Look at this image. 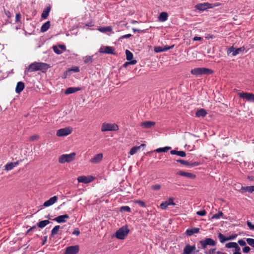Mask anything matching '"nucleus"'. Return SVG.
<instances>
[{
	"label": "nucleus",
	"mask_w": 254,
	"mask_h": 254,
	"mask_svg": "<svg viewBox=\"0 0 254 254\" xmlns=\"http://www.w3.org/2000/svg\"><path fill=\"white\" fill-rule=\"evenodd\" d=\"M216 244L217 242L212 238H205L199 241L197 247L199 250H203L204 254H217L216 248L208 249L210 247H215Z\"/></svg>",
	"instance_id": "obj_1"
},
{
	"label": "nucleus",
	"mask_w": 254,
	"mask_h": 254,
	"mask_svg": "<svg viewBox=\"0 0 254 254\" xmlns=\"http://www.w3.org/2000/svg\"><path fill=\"white\" fill-rule=\"evenodd\" d=\"M50 67L49 64L46 63L34 62L31 64L28 67L25 68L24 73L26 74L28 72H32L38 70L45 72Z\"/></svg>",
	"instance_id": "obj_2"
},
{
	"label": "nucleus",
	"mask_w": 254,
	"mask_h": 254,
	"mask_svg": "<svg viewBox=\"0 0 254 254\" xmlns=\"http://www.w3.org/2000/svg\"><path fill=\"white\" fill-rule=\"evenodd\" d=\"M213 71L205 67H197L194 68L191 70L190 73L195 76H200L202 75H208L210 74Z\"/></svg>",
	"instance_id": "obj_3"
},
{
	"label": "nucleus",
	"mask_w": 254,
	"mask_h": 254,
	"mask_svg": "<svg viewBox=\"0 0 254 254\" xmlns=\"http://www.w3.org/2000/svg\"><path fill=\"white\" fill-rule=\"evenodd\" d=\"M75 156L76 153L75 152H72L68 154H63L59 157V162L61 164L71 162L75 159Z\"/></svg>",
	"instance_id": "obj_4"
},
{
	"label": "nucleus",
	"mask_w": 254,
	"mask_h": 254,
	"mask_svg": "<svg viewBox=\"0 0 254 254\" xmlns=\"http://www.w3.org/2000/svg\"><path fill=\"white\" fill-rule=\"evenodd\" d=\"M119 126L115 123H104L102 124L101 130L102 132L108 131H117Z\"/></svg>",
	"instance_id": "obj_5"
},
{
	"label": "nucleus",
	"mask_w": 254,
	"mask_h": 254,
	"mask_svg": "<svg viewBox=\"0 0 254 254\" xmlns=\"http://www.w3.org/2000/svg\"><path fill=\"white\" fill-rule=\"evenodd\" d=\"M129 233L127 227H122L117 230L115 233L116 237L120 240H123Z\"/></svg>",
	"instance_id": "obj_6"
},
{
	"label": "nucleus",
	"mask_w": 254,
	"mask_h": 254,
	"mask_svg": "<svg viewBox=\"0 0 254 254\" xmlns=\"http://www.w3.org/2000/svg\"><path fill=\"white\" fill-rule=\"evenodd\" d=\"M72 131L71 127H66L58 129L57 131L56 135L59 137L67 136L70 134Z\"/></svg>",
	"instance_id": "obj_7"
},
{
	"label": "nucleus",
	"mask_w": 254,
	"mask_h": 254,
	"mask_svg": "<svg viewBox=\"0 0 254 254\" xmlns=\"http://www.w3.org/2000/svg\"><path fill=\"white\" fill-rule=\"evenodd\" d=\"M198 251L196 250L195 245L191 246L190 245H187L183 250L182 254H197Z\"/></svg>",
	"instance_id": "obj_8"
},
{
	"label": "nucleus",
	"mask_w": 254,
	"mask_h": 254,
	"mask_svg": "<svg viewBox=\"0 0 254 254\" xmlns=\"http://www.w3.org/2000/svg\"><path fill=\"white\" fill-rule=\"evenodd\" d=\"M239 97L246 99L248 102L254 103V94L248 92H241L238 94Z\"/></svg>",
	"instance_id": "obj_9"
},
{
	"label": "nucleus",
	"mask_w": 254,
	"mask_h": 254,
	"mask_svg": "<svg viewBox=\"0 0 254 254\" xmlns=\"http://www.w3.org/2000/svg\"><path fill=\"white\" fill-rule=\"evenodd\" d=\"M79 251L78 245L68 247L66 248L64 254H77Z\"/></svg>",
	"instance_id": "obj_10"
},
{
	"label": "nucleus",
	"mask_w": 254,
	"mask_h": 254,
	"mask_svg": "<svg viewBox=\"0 0 254 254\" xmlns=\"http://www.w3.org/2000/svg\"><path fill=\"white\" fill-rule=\"evenodd\" d=\"M94 178L92 176H79L77 178L78 182L79 183H83L84 184H87L91 182L93 180Z\"/></svg>",
	"instance_id": "obj_11"
},
{
	"label": "nucleus",
	"mask_w": 254,
	"mask_h": 254,
	"mask_svg": "<svg viewBox=\"0 0 254 254\" xmlns=\"http://www.w3.org/2000/svg\"><path fill=\"white\" fill-rule=\"evenodd\" d=\"M113 51V48L109 46H102L99 49L100 53L115 55V54L114 53Z\"/></svg>",
	"instance_id": "obj_12"
},
{
	"label": "nucleus",
	"mask_w": 254,
	"mask_h": 254,
	"mask_svg": "<svg viewBox=\"0 0 254 254\" xmlns=\"http://www.w3.org/2000/svg\"><path fill=\"white\" fill-rule=\"evenodd\" d=\"M58 199V198L57 196H54L46 201L43 203V206L45 207L50 206L55 203L57 201Z\"/></svg>",
	"instance_id": "obj_13"
},
{
	"label": "nucleus",
	"mask_w": 254,
	"mask_h": 254,
	"mask_svg": "<svg viewBox=\"0 0 254 254\" xmlns=\"http://www.w3.org/2000/svg\"><path fill=\"white\" fill-rule=\"evenodd\" d=\"M103 157V155L102 153H100L95 155L93 158H92L90 160V162L93 164H97L100 162Z\"/></svg>",
	"instance_id": "obj_14"
},
{
	"label": "nucleus",
	"mask_w": 254,
	"mask_h": 254,
	"mask_svg": "<svg viewBox=\"0 0 254 254\" xmlns=\"http://www.w3.org/2000/svg\"><path fill=\"white\" fill-rule=\"evenodd\" d=\"M242 51V48H239L236 49L233 46H232L228 49L227 54H230L232 53L233 56H236Z\"/></svg>",
	"instance_id": "obj_15"
},
{
	"label": "nucleus",
	"mask_w": 254,
	"mask_h": 254,
	"mask_svg": "<svg viewBox=\"0 0 254 254\" xmlns=\"http://www.w3.org/2000/svg\"><path fill=\"white\" fill-rule=\"evenodd\" d=\"M155 125V122L153 121H145L140 123V127L143 128H151Z\"/></svg>",
	"instance_id": "obj_16"
},
{
	"label": "nucleus",
	"mask_w": 254,
	"mask_h": 254,
	"mask_svg": "<svg viewBox=\"0 0 254 254\" xmlns=\"http://www.w3.org/2000/svg\"><path fill=\"white\" fill-rule=\"evenodd\" d=\"M19 164V161H16L14 162H9L7 163L4 166L5 170L7 171L12 170L14 167L18 166Z\"/></svg>",
	"instance_id": "obj_17"
},
{
	"label": "nucleus",
	"mask_w": 254,
	"mask_h": 254,
	"mask_svg": "<svg viewBox=\"0 0 254 254\" xmlns=\"http://www.w3.org/2000/svg\"><path fill=\"white\" fill-rule=\"evenodd\" d=\"M69 216L67 214L59 216L53 220L58 223H64L66 221L65 219H68Z\"/></svg>",
	"instance_id": "obj_18"
},
{
	"label": "nucleus",
	"mask_w": 254,
	"mask_h": 254,
	"mask_svg": "<svg viewBox=\"0 0 254 254\" xmlns=\"http://www.w3.org/2000/svg\"><path fill=\"white\" fill-rule=\"evenodd\" d=\"M25 87V85L23 82L21 81H19L17 82L16 88H15V92L16 93H20L21 92L23 91Z\"/></svg>",
	"instance_id": "obj_19"
},
{
	"label": "nucleus",
	"mask_w": 254,
	"mask_h": 254,
	"mask_svg": "<svg viewBox=\"0 0 254 254\" xmlns=\"http://www.w3.org/2000/svg\"><path fill=\"white\" fill-rule=\"evenodd\" d=\"M199 229L198 228H193L191 229H188L186 230V234L188 236H191L193 235L194 234H197L199 233Z\"/></svg>",
	"instance_id": "obj_20"
},
{
	"label": "nucleus",
	"mask_w": 254,
	"mask_h": 254,
	"mask_svg": "<svg viewBox=\"0 0 254 254\" xmlns=\"http://www.w3.org/2000/svg\"><path fill=\"white\" fill-rule=\"evenodd\" d=\"M80 90L81 88L80 87H69L65 90L64 93L66 95L70 94Z\"/></svg>",
	"instance_id": "obj_21"
},
{
	"label": "nucleus",
	"mask_w": 254,
	"mask_h": 254,
	"mask_svg": "<svg viewBox=\"0 0 254 254\" xmlns=\"http://www.w3.org/2000/svg\"><path fill=\"white\" fill-rule=\"evenodd\" d=\"M51 6L50 5L46 6L45 9L43 11V12L41 15V17L44 19H46L49 14Z\"/></svg>",
	"instance_id": "obj_22"
},
{
	"label": "nucleus",
	"mask_w": 254,
	"mask_h": 254,
	"mask_svg": "<svg viewBox=\"0 0 254 254\" xmlns=\"http://www.w3.org/2000/svg\"><path fill=\"white\" fill-rule=\"evenodd\" d=\"M168 17V14L166 12H162L158 16V20L161 22L166 21Z\"/></svg>",
	"instance_id": "obj_23"
},
{
	"label": "nucleus",
	"mask_w": 254,
	"mask_h": 254,
	"mask_svg": "<svg viewBox=\"0 0 254 254\" xmlns=\"http://www.w3.org/2000/svg\"><path fill=\"white\" fill-rule=\"evenodd\" d=\"M240 191L242 192H252L254 191V186H248V187H242Z\"/></svg>",
	"instance_id": "obj_24"
},
{
	"label": "nucleus",
	"mask_w": 254,
	"mask_h": 254,
	"mask_svg": "<svg viewBox=\"0 0 254 254\" xmlns=\"http://www.w3.org/2000/svg\"><path fill=\"white\" fill-rule=\"evenodd\" d=\"M170 153L172 155H177L182 157H184L186 156V153L184 151H177L173 150L170 151Z\"/></svg>",
	"instance_id": "obj_25"
},
{
	"label": "nucleus",
	"mask_w": 254,
	"mask_h": 254,
	"mask_svg": "<svg viewBox=\"0 0 254 254\" xmlns=\"http://www.w3.org/2000/svg\"><path fill=\"white\" fill-rule=\"evenodd\" d=\"M207 114V112L205 110L203 109H200L198 110L195 113L196 117H204Z\"/></svg>",
	"instance_id": "obj_26"
},
{
	"label": "nucleus",
	"mask_w": 254,
	"mask_h": 254,
	"mask_svg": "<svg viewBox=\"0 0 254 254\" xmlns=\"http://www.w3.org/2000/svg\"><path fill=\"white\" fill-rule=\"evenodd\" d=\"M177 174L182 176H184L189 178H193L195 177V175H193L192 173L184 171H180Z\"/></svg>",
	"instance_id": "obj_27"
},
{
	"label": "nucleus",
	"mask_w": 254,
	"mask_h": 254,
	"mask_svg": "<svg viewBox=\"0 0 254 254\" xmlns=\"http://www.w3.org/2000/svg\"><path fill=\"white\" fill-rule=\"evenodd\" d=\"M145 145L144 144H141L140 146H134V147H133L131 148V149L130 150V151H129V154L131 155H134V154H135L138 150H139L140 148L142 146H144Z\"/></svg>",
	"instance_id": "obj_28"
},
{
	"label": "nucleus",
	"mask_w": 254,
	"mask_h": 254,
	"mask_svg": "<svg viewBox=\"0 0 254 254\" xmlns=\"http://www.w3.org/2000/svg\"><path fill=\"white\" fill-rule=\"evenodd\" d=\"M218 237L219 239L220 242L222 244L225 243L226 241H228V237L225 236L221 233H219L218 234Z\"/></svg>",
	"instance_id": "obj_29"
},
{
	"label": "nucleus",
	"mask_w": 254,
	"mask_h": 254,
	"mask_svg": "<svg viewBox=\"0 0 254 254\" xmlns=\"http://www.w3.org/2000/svg\"><path fill=\"white\" fill-rule=\"evenodd\" d=\"M50 26V22L49 21H47L44 24L42 25L41 27V31L42 32H45L47 31Z\"/></svg>",
	"instance_id": "obj_30"
},
{
	"label": "nucleus",
	"mask_w": 254,
	"mask_h": 254,
	"mask_svg": "<svg viewBox=\"0 0 254 254\" xmlns=\"http://www.w3.org/2000/svg\"><path fill=\"white\" fill-rule=\"evenodd\" d=\"M98 30L101 32L106 33L107 32H111L112 30V28L111 26L100 27Z\"/></svg>",
	"instance_id": "obj_31"
},
{
	"label": "nucleus",
	"mask_w": 254,
	"mask_h": 254,
	"mask_svg": "<svg viewBox=\"0 0 254 254\" xmlns=\"http://www.w3.org/2000/svg\"><path fill=\"white\" fill-rule=\"evenodd\" d=\"M49 223H50V221L49 220H45L40 221L38 223L37 226L40 228H43Z\"/></svg>",
	"instance_id": "obj_32"
},
{
	"label": "nucleus",
	"mask_w": 254,
	"mask_h": 254,
	"mask_svg": "<svg viewBox=\"0 0 254 254\" xmlns=\"http://www.w3.org/2000/svg\"><path fill=\"white\" fill-rule=\"evenodd\" d=\"M171 147L170 146H166L164 147H160L156 149L155 151L158 153L160 152H166L169 150H170Z\"/></svg>",
	"instance_id": "obj_33"
},
{
	"label": "nucleus",
	"mask_w": 254,
	"mask_h": 254,
	"mask_svg": "<svg viewBox=\"0 0 254 254\" xmlns=\"http://www.w3.org/2000/svg\"><path fill=\"white\" fill-rule=\"evenodd\" d=\"M195 8L199 10L204 11L207 9V7H205L204 3H199L195 5Z\"/></svg>",
	"instance_id": "obj_34"
},
{
	"label": "nucleus",
	"mask_w": 254,
	"mask_h": 254,
	"mask_svg": "<svg viewBox=\"0 0 254 254\" xmlns=\"http://www.w3.org/2000/svg\"><path fill=\"white\" fill-rule=\"evenodd\" d=\"M126 59L127 61H131L133 59V54L132 53L129 51V50H126Z\"/></svg>",
	"instance_id": "obj_35"
},
{
	"label": "nucleus",
	"mask_w": 254,
	"mask_h": 254,
	"mask_svg": "<svg viewBox=\"0 0 254 254\" xmlns=\"http://www.w3.org/2000/svg\"><path fill=\"white\" fill-rule=\"evenodd\" d=\"M60 228V226L59 225H57L55 227H54L51 231V236H53L55 235H56L58 231H59V229Z\"/></svg>",
	"instance_id": "obj_36"
},
{
	"label": "nucleus",
	"mask_w": 254,
	"mask_h": 254,
	"mask_svg": "<svg viewBox=\"0 0 254 254\" xmlns=\"http://www.w3.org/2000/svg\"><path fill=\"white\" fill-rule=\"evenodd\" d=\"M223 215V213L222 211L219 212L218 213L215 214L212 217V219H219Z\"/></svg>",
	"instance_id": "obj_37"
},
{
	"label": "nucleus",
	"mask_w": 254,
	"mask_h": 254,
	"mask_svg": "<svg viewBox=\"0 0 254 254\" xmlns=\"http://www.w3.org/2000/svg\"><path fill=\"white\" fill-rule=\"evenodd\" d=\"M130 208L128 206H124L120 208L121 212H130Z\"/></svg>",
	"instance_id": "obj_38"
},
{
	"label": "nucleus",
	"mask_w": 254,
	"mask_h": 254,
	"mask_svg": "<svg viewBox=\"0 0 254 254\" xmlns=\"http://www.w3.org/2000/svg\"><path fill=\"white\" fill-rule=\"evenodd\" d=\"M237 243L230 242L226 244L225 247L228 249L234 248L235 247Z\"/></svg>",
	"instance_id": "obj_39"
},
{
	"label": "nucleus",
	"mask_w": 254,
	"mask_h": 254,
	"mask_svg": "<svg viewBox=\"0 0 254 254\" xmlns=\"http://www.w3.org/2000/svg\"><path fill=\"white\" fill-rule=\"evenodd\" d=\"M53 51L57 54H61L62 53V51L60 50L59 47L58 46H54L53 47Z\"/></svg>",
	"instance_id": "obj_40"
},
{
	"label": "nucleus",
	"mask_w": 254,
	"mask_h": 254,
	"mask_svg": "<svg viewBox=\"0 0 254 254\" xmlns=\"http://www.w3.org/2000/svg\"><path fill=\"white\" fill-rule=\"evenodd\" d=\"M161 186L159 184H155L151 187V190H159L161 189Z\"/></svg>",
	"instance_id": "obj_41"
},
{
	"label": "nucleus",
	"mask_w": 254,
	"mask_h": 254,
	"mask_svg": "<svg viewBox=\"0 0 254 254\" xmlns=\"http://www.w3.org/2000/svg\"><path fill=\"white\" fill-rule=\"evenodd\" d=\"M247 243L251 247L254 248V239L247 238L246 239Z\"/></svg>",
	"instance_id": "obj_42"
},
{
	"label": "nucleus",
	"mask_w": 254,
	"mask_h": 254,
	"mask_svg": "<svg viewBox=\"0 0 254 254\" xmlns=\"http://www.w3.org/2000/svg\"><path fill=\"white\" fill-rule=\"evenodd\" d=\"M168 204L167 203L166 201H164V202H162L160 205V207L163 209V210H165L166 209L168 206Z\"/></svg>",
	"instance_id": "obj_43"
},
{
	"label": "nucleus",
	"mask_w": 254,
	"mask_h": 254,
	"mask_svg": "<svg viewBox=\"0 0 254 254\" xmlns=\"http://www.w3.org/2000/svg\"><path fill=\"white\" fill-rule=\"evenodd\" d=\"M92 62V56H86L84 58V62L85 64H87L89 63H91Z\"/></svg>",
	"instance_id": "obj_44"
},
{
	"label": "nucleus",
	"mask_w": 254,
	"mask_h": 254,
	"mask_svg": "<svg viewBox=\"0 0 254 254\" xmlns=\"http://www.w3.org/2000/svg\"><path fill=\"white\" fill-rule=\"evenodd\" d=\"M238 236V235L237 234H233L230 235H229L228 237V241L230 240H233L235 239Z\"/></svg>",
	"instance_id": "obj_45"
},
{
	"label": "nucleus",
	"mask_w": 254,
	"mask_h": 254,
	"mask_svg": "<svg viewBox=\"0 0 254 254\" xmlns=\"http://www.w3.org/2000/svg\"><path fill=\"white\" fill-rule=\"evenodd\" d=\"M154 51L156 53L163 52V47L160 46L156 47L154 48Z\"/></svg>",
	"instance_id": "obj_46"
},
{
	"label": "nucleus",
	"mask_w": 254,
	"mask_h": 254,
	"mask_svg": "<svg viewBox=\"0 0 254 254\" xmlns=\"http://www.w3.org/2000/svg\"><path fill=\"white\" fill-rule=\"evenodd\" d=\"M173 198L170 197L169 198L168 200H166L167 203L168 204V205H175L176 204L173 202Z\"/></svg>",
	"instance_id": "obj_47"
},
{
	"label": "nucleus",
	"mask_w": 254,
	"mask_h": 254,
	"mask_svg": "<svg viewBox=\"0 0 254 254\" xmlns=\"http://www.w3.org/2000/svg\"><path fill=\"white\" fill-rule=\"evenodd\" d=\"M176 161L177 162H179V163H181L182 164H183L185 166H186L187 165H189V162L187 161H185V160H182V159H178V160H176Z\"/></svg>",
	"instance_id": "obj_48"
},
{
	"label": "nucleus",
	"mask_w": 254,
	"mask_h": 254,
	"mask_svg": "<svg viewBox=\"0 0 254 254\" xmlns=\"http://www.w3.org/2000/svg\"><path fill=\"white\" fill-rule=\"evenodd\" d=\"M242 250L244 253L247 254L250 252L251 249L249 247L246 246L243 248Z\"/></svg>",
	"instance_id": "obj_49"
},
{
	"label": "nucleus",
	"mask_w": 254,
	"mask_h": 254,
	"mask_svg": "<svg viewBox=\"0 0 254 254\" xmlns=\"http://www.w3.org/2000/svg\"><path fill=\"white\" fill-rule=\"evenodd\" d=\"M206 214V211L204 210H201V211H198L196 212V214L198 215H199V216H204Z\"/></svg>",
	"instance_id": "obj_50"
},
{
	"label": "nucleus",
	"mask_w": 254,
	"mask_h": 254,
	"mask_svg": "<svg viewBox=\"0 0 254 254\" xmlns=\"http://www.w3.org/2000/svg\"><path fill=\"white\" fill-rule=\"evenodd\" d=\"M137 63V61L135 60H132L131 61H129V62H127L124 64V66H126L128 64L134 65L136 64Z\"/></svg>",
	"instance_id": "obj_51"
},
{
	"label": "nucleus",
	"mask_w": 254,
	"mask_h": 254,
	"mask_svg": "<svg viewBox=\"0 0 254 254\" xmlns=\"http://www.w3.org/2000/svg\"><path fill=\"white\" fill-rule=\"evenodd\" d=\"M132 36V35L131 34H127L126 35H124L120 37L119 38V40H122V39H124L125 38H128Z\"/></svg>",
	"instance_id": "obj_52"
},
{
	"label": "nucleus",
	"mask_w": 254,
	"mask_h": 254,
	"mask_svg": "<svg viewBox=\"0 0 254 254\" xmlns=\"http://www.w3.org/2000/svg\"><path fill=\"white\" fill-rule=\"evenodd\" d=\"M247 224L250 230H254V225L251 222L248 221L247 222Z\"/></svg>",
	"instance_id": "obj_53"
},
{
	"label": "nucleus",
	"mask_w": 254,
	"mask_h": 254,
	"mask_svg": "<svg viewBox=\"0 0 254 254\" xmlns=\"http://www.w3.org/2000/svg\"><path fill=\"white\" fill-rule=\"evenodd\" d=\"M174 45H173L171 46H165L164 47H163V52H166L170 49H172L174 47Z\"/></svg>",
	"instance_id": "obj_54"
},
{
	"label": "nucleus",
	"mask_w": 254,
	"mask_h": 254,
	"mask_svg": "<svg viewBox=\"0 0 254 254\" xmlns=\"http://www.w3.org/2000/svg\"><path fill=\"white\" fill-rule=\"evenodd\" d=\"M238 243L241 246H246V243L245 241V240L243 239L239 240L238 242Z\"/></svg>",
	"instance_id": "obj_55"
},
{
	"label": "nucleus",
	"mask_w": 254,
	"mask_h": 254,
	"mask_svg": "<svg viewBox=\"0 0 254 254\" xmlns=\"http://www.w3.org/2000/svg\"><path fill=\"white\" fill-rule=\"evenodd\" d=\"M138 204H139L140 206L141 207H145V202H144L143 201H142V200H137L136 202Z\"/></svg>",
	"instance_id": "obj_56"
},
{
	"label": "nucleus",
	"mask_w": 254,
	"mask_h": 254,
	"mask_svg": "<svg viewBox=\"0 0 254 254\" xmlns=\"http://www.w3.org/2000/svg\"><path fill=\"white\" fill-rule=\"evenodd\" d=\"M21 18V15L19 13H16L15 16V22L16 23L19 22L20 21V19Z\"/></svg>",
	"instance_id": "obj_57"
},
{
	"label": "nucleus",
	"mask_w": 254,
	"mask_h": 254,
	"mask_svg": "<svg viewBox=\"0 0 254 254\" xmlns=\"http://www.w3.org/2000/svg\"><path fill=\"white\" fill-rule=\"evenodd\" d=\"M204 4H205V7H207V9H209V8H212L214 6L213 4L209 3L208 2H204Z\"/></svg>",
	"instance_id": "obj_58"
},
{
	"label": "nucleus",
	"mask_w": 254,
	"mask_h": 254,
	"mask_svg": "<svg viewBox=\"0 0 254 254\" xmlns=\"http://www.w3.org/2000/svg\"><path fill=\"white\" fill-rule=\"evenodd\" d=\"M72 234L76 236H78L80 234V231L78 228H75L72 232Z\"/></svg>",
	"instance_id": "obj_59"
},
{
	"label": "nucleus",
	"mask_w": 254,
	"mask_h": 254,
	"mask_svg": "<svg viewBox=\"0 0 254 254\" xmlns=\"http://www.w3.org/2000/svg\"><path fill=\"white\" fill-rule=\"evenodd\" d=\"M234 248L235 249V252L234 253H241V249L237 243L236 244L235 247H234Z\"/></svg>",
	"instance_id": "obj_60"
},
{
	"label": "nucleus",
	"mask_w": 254,
	"mask_h": 254,
	"mask_svg": "<svg viewBox=\"0 0 254 254\" xmlns=\"http://www.w3.org/2000/svg\"><path fill=\"white\" fill-rule=\"evenodd\" d=\"M58 46L59 47L60 50H61V51H62V53L66 50V47L64 45H59Z\"/></svg>",
	"instance_id": "obj_61"
},
{
	"label": "nucleus",
	"mask_w": 254,
	"mask_h": 254,
	"mask_svg": "<svg viewBox=\"0 0 254 254\" xmlns=\"http://www.w3.org/2000/svg\"><path fill=\"white\" fill-rule=\"evenodd\" d=\"M38 137V136L37 135H32L31 136L30 138H29V140L30 141H34L36 139H37Z\"/></svg>",
	"instance_id": "obj_62"
},
{
	"label": "nucleus",
	"mask_w": 254,
	"mask_h": 254,
	"mask_svg": "<svg viewBox=\"0 0 254 254\" xmlns=\"http://www.w3.org/2000/svg\"><path fill=\"white\" fill-rule=\"evenodd\" d=\"M71 70L73 71H74L75 72H78L80 70H79V68L78 67L75 66V67H74L72 68H71Z\"/></svg>",
	"instance_id": "obj_63"
},
{
	"label": "nucleus",
	"mask_w": 254,
	"mask_h": 254,
	"mask_svg": "<svg viewBox=\"0 0 254 254\" xmlns=\"http://www.w3.org/2000/svg\"><path fill=\"white\" fill-rule=\"evenodd\" d=\"M132 31L134 32H144V30H140V29H135L134 28H133L132 29Z\"/></svg>",
	"instance_id": "obj_64"
}]
</instances>
